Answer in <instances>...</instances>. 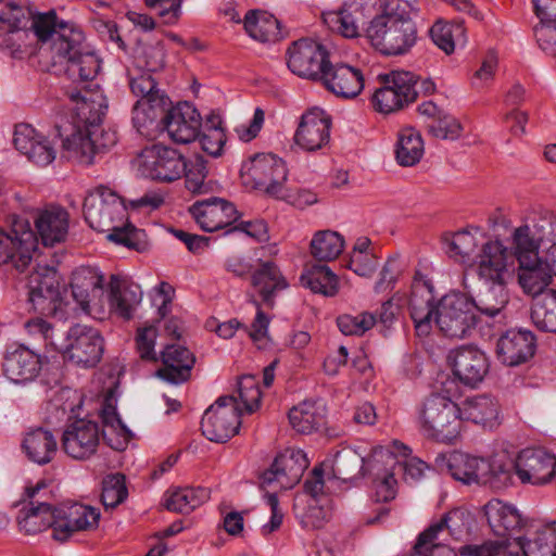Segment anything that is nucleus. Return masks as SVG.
<instances>
[{"label":"nucleus","instance_id":"nucleus-1","mask_svg":"<svg viewBox=\"0 0 556 556\" xmlns=\"http://www.w3.org/2000/svg\"><path fill=\"white\" fill-rule=\"evenodd\" d=\"M87 84L66 91L74 105V121L71 134L62 140L63 156L83 165L92 164L98 154L117 142L116 131L102 127L108 111L105 96L98 88H88Z\"/></svg>","mask_w":556,"mask_h":556},{"label":"nucleus","instance_id":"nucleus-2","mask_svg":"<svg viewBox=\"0 0 556 556\" xmlns=\"http://www.w3.org/2000/svg\"><path fill=\"white\" fill-rule=\"evenodd\" d=\"M31 29L39 41H51L53 64L64 66L66 77L75 85L96 78L100 60L85 43L83 30L73 23L59 22L54 11L33 18Z\"/></svg>","mask_w":556,"mask_h":556},{"label":"nucleus","instance_id":"nucleus-3","mask_svg":"<svg viewBox=\"0 0 556 556\" xmlns=\"http://www.w3.org/2000/svg\"><path fill=\"white\" fill-rule=\"evenodd\" d=\"M126 200L108 187L99 186L84 200V216L99 232H108V240L136 251L147 247L146 233L126 222Z\"/></svg>","mask_w":556,"mask_h":556},{"label":"nucleus","instance_id":"nucleus-4","mask_svg":"<svg viewBox=\"0 0 556 556\" xmlns=\"http://www.w3.org/2000/svg\"><path fill=\"white\" fill-rule=\"evenodd\" d=\"M131 92L139 97L132 109V124L147 139L168 137L173 140L174 103L156 89L150 75H140L130 80Z\"/></svg>","mask_w":556,"mask_h":556},{"label":"nucleus","instance_id":"nucleus-5","mask_svg":"<svg viewBox=\"0 0 556 556\" xmlns=\"http://www.w3.org/2000/svg\"><path fill=\"white\" fill-rule=\"evenodd\" d=\"M370 43L387 55L408 52L417 41V27L407 13L386 12L375 16L365 29Z\"/></svg>","mask_w":556,"mask_h":556},{"label":"nucleus","instance_id":"nucleus-6","mask_svg":"<svg viewBox=\"0 0 556 556\" xmlns=\"http://www.w3.org/2000/svg\"><path fill=\"white\" fill-rule=\"evenodd\" d=\"M420 433L433 441L452 443L460 432V407L448 396L435 393L416 408Z\"/></svg>","mask_w":556,"mask_h":556},{"label":"nucleus","instance_id":"nucleus-7","mask_svg":"<svg viewBox=\"0 0 556 556\" xmlns=\"http://www.w3.org/2000/svg\"><path fill=\"white\" fill-rule=\"evenodd\" d=\"M471 298L462 292H450L437 304L435 323L440 331L451 339L470 336L479 323L472 309Z\"/></svg>","mask_w":556,"mask_h":556},{"label":"nucleus","instance_id":"nucleus-8","mask_svg":"<svg viewBox=\"0 0 556 556\" xmlns=\"http://www.w3.org/2000/svg\"><path fill=\"white\" fill-rule=\"evenodd\" d=\"M243 184L273 197H281L288 177L286 163L273 153H257L241 168Z\"/></svg>","mask_w":556,"mask_h":556},{"label":"nucleus","instance_id":"nucleus-9","mask_svg":"<svg viewBox=\"0 0 556 556\" xmlns=\"http://www.w3.org/2000/svg\"><path fill=\"white\" fill-rule=\"evenodd\" d=\"M104 342L98 329L83 324L73 325L63 331L58 352L78 366H96L102 357Z\"/></svg>","mask_w":556,"mask_h":556},{"label":"nucleus","instance_id":"nucleus-10","mask_svg":"<svg viewBox=\"0 0 556 556\" xmlns=\"http://www.w3.org/2000/svg\"><path fill=\"white\" fill-rule=\"evenodd\" d=\"M241 408L233 395L219 396L203 414L201 430L210 441L224 443L238 433Z\"/></svg>","mask_w":556,"mask_h":556},{"label":"nucleus","instance_id":"nucleus-11","mask_svg":"<svg viewBox=\"0 0 556 556\" xmlns=\"http://www.w3.org/2000/svg\"><path fill=\"white\" fill-rule=\"evenodd\" d=\"M289 70L302 78L319 80L329 63V52L320 42L302 38L287 50Z\"/></svg>","mask_w":556,"mask_h":556},{"label":"nucleus","instance_id":"nucleus-12","mask_svg":"<svg viewBox=\"0 0 556 556\" xmlns=\"http://www.w3.org/2000/svg\"><path fill=\"white\" fill-rule=\"evenodd\" d=\"M383 81L384 86L372 94V105L378 112L390 114L416 100L417 78L414 73L392 72L384 76Z\"/></svg>","mask_w":556,"mask_h":556},{"label":"nucleus","instance_id":"nucleus-13","mask_svg":"<svg viewBox=\"0 0 556 556\" xmlns=\"http://www.w3.org/2000/svg\"><path fill=\"white\" fill-rule=\"evenodd\" d=\"M188 212L197 225L206 232L228 230L241 217L232 202L218 197L195 201L189 206Z\"/></svg>","mask_w":556,"mask_h":556},{"label":"nucleus","instance_id":"nucleus-14","mask_svg":"<svg viewBox=\"0 0 556 556\" xmlns=\"http://www.w3.org/2000/svg\"><path fill=\"white\" fill-rule=\"evenodd\" d=\"M155 140L157 142L143 149L134 163L138 175L152 180L170 182L174 180V150L172 148L174 139L169 140L165 136Z\"/></svg>","mask_w":556,"mask_h":556},{"label":"nucleus","instance_id":"nucleus-15","mask_svg":"<svg viewBox=\"0 0 556 556\" xmlns=\"http://www.w3.org/2000/svg\"><path fill=\"white\" fill-rule=\"evenodd\" d=\"M309 462L300 448L288 447L280 452L271 466L261 477L263 485L277 482L281 489H291L298 484Z\"/></svg>","mask_w":556,"mask_h":556},{"label":"nucleus","instance_id":"nucleus-16","mask_svg":"<svg viewBox=\"0 0 556 556\" xmlns=\"http://www.w3.org/2000/svg\"><path fill=\"white\" fill-rule=\"evenodd\" d=\"M447 359L455 378L471 388L483 381L490 367L485 353L471 344L452 350Z\"/></svg>","mask_w":556,"mask_h":556},{"label":"nucleus","instance_id":"nucleus-17","mask_svg":"<svg viewBox=\"0 0 556 556\" xmlns=\"http://www.w3.org/2000/svg\"><path fill=\"white\" fill-rule=\"evenodd\" d=\"M100 428L96 421L77 419L66 425L61 444L63 451L74 459H88L98 450Z\"/></svg>","mask_w":556,"mask_h":556},{"label":"nucleus","instance_id":"nucleus-18","mask_svg":"<svg viewBox=\"0 0 556 556\" xmlns=\"http://www.w3.org/2000/svg\"><path fill=\"white\" fill-rule=\"evenodd\" d=\"M54 532L52 538L64 542L73 533L98 526L100 513L93 507L78 503H66L54 507Z\"/></svg>","mask_w":556,"mask_h":556},{"label":"nucleus","instance_id":"nucleus-19","mask_svg":"<svg viewBox=\"0 0 556 556\" xmlns=\"http://www.w3.org/2000/svg\"><path fill=\"white\" fill-rule=\"evenodd\" d=\"M508 258V249L501 241H488L477 255L472 270L484 285L507 283L511 277Z\"/></svg>","mask_w":556,"mask_h":556},{"label":"nucleus","instance_id":"nucleus-20","mask_svg":"<svg viewBox=\"0 0 556 556\" xmlns=\"http://www.w3.org/2000/svg\"><path fill=\"white\" fill-rule=\"evenodd\" d=\"M45 488V483L26 488L29 506L22 508L17 516L20 530L25 534L35 535L49 528L52 529V533L54 532V507L42 501L40 496V491Z\"/></svg>","mask_w":556,"mask_h":556},{"label":"nucleus","instance_id":"nucleus-21","mask_svg":"<svg viewBox=\"0 0 556 556\" xmlns=\"http://www.w3.org/2000/svg\"><path fill=\"white\" fill-rule=\"evenodd\" d=\"M516 475L522 483L545 484L556 477V457L542 448H525L517 455Z\"/></svg>","mask_w":556,"mask_h":556},{"label":"nucleus","instance_id":"nucleus-22","mask_svg":"<svg viewBox=\"0 0 556 556\" xmlns=\"http://www.w3.org/2000/svg\"><path fill=\"white\" fill-rule=\"evenodd\" d=\"M465 517L463 510L453 509L444 514L439 521L431 523L418 535L414 546V556H432L433 551L440 547V544L437 543L439 534L445 530L454 540H459L468 531Z\"/></svg>","mask_w":556,"mask_h":556},{"label":"nucleus","instance_id":"nucleus-23","mask_svg":"<svg viewBox=\"0 0 556 556\" xmlns=\"http://www.w3.org/2000/svg\"><path fill=\"white\" fill-rule=\"evenodd\" d=\"M536 350V339L527 329H509L503 333L496 343V356L507 366L514 367L528 362Z\"/></svg>","mask_w":556,"mask_h":556},{"label":"nucleus","instance_id":"nucleus-24","mask_svg":"<svg viewBox=\"0 0 556 556\" xmlns=\"http://www.w3.org/2000/svg\"><path fill=\"white\" fill-rule=\"evenodd\" d=\"M28 301L39 313H51L58 308L60 292L55 268L52 266L38 268L29 276Z\"/></svg>","mask_w":556,"mask_h":556},{"label":"nucleus","instance_id":"nucleus-25","mask_svg":"<svg viewBox=\"0 0 556 556\" xmlns=\"http://www.w3.org/2000/svg\"><path fill=\"white\" fill-rule=\"evenodd\" d=\"M2 368L5 377L16 384L34 381L41 370L39 354L24 344H12L7 349Z\"/></svg>","mask_w":556,"mask_h":556},{"label":"nucleus","instance_id":"nucleus-26","mask_svg":"<svg viewBox=\"0 0 556 556\" xmlns=\"http://www.w3.org/2000/svg\"><path fill=\"white\" fill-rule=\"evenodd\" d=\"M319 80L328 91L343 99H353L364 89L363 71L348 63L333 64L329 61Z\"/></svg>","mask_w":556,"mask_h":556},{"label":"nucleus","instance_id":"nucleus-27","mask_svg":"<svg viewBox=\"0 0 556 556\" xmlns=\"http://www.w3.org/2000/svg\"><path fill=\"white\" fill-rule=\"evenodd\" d=\"M330 116L320 109H312L304 113L295 131V142L306 151H317L330 139Z\"/></svg>","mask_w":556,"mask_h":556},{"label":"nucleus","instance_id":"nucleus-28","mask_svg":"<svg viewBox=\"0 0 556 556\" xmlns=\"http://www.w3.org/2000/svg\"><path fill=\"white\" fill-rule=\"evenodd\" d=\"M103 275L90 266H81L74 270L71 280L73 299L84 312H91L101 305L103 296Z\"/></svg>","mask_w":556,"mask_h":556},{"label":"nucleus","instance_id":"nucleus-29","mask_svg":"<svg viewBox=\"0 0 556 556\" xmlns=\"http://www.w3.org/2000/svg\"><path fill=\"white\" fill-rule=\"evenodd\" d=\"M155 339L156 328L153 325L138 328L136 333L137 352L142 359L161 364L155 370L156 377L167 382H174V344L167 343L157 357L154 351Z\"/></svg>","mask_w":556,"mask_h":556},{"label":"nucleus","instance_id":"nucleus-30","mask_svg":"<svg viewBox=\"0 0 556 556\" xmlns=\"http://www.w3.org/2000/svg\"><path fill=\"white\" fill-rule=\"evenodd\" d=\"M37 249V238L31 230H25L20 237L0 229V264H11L17 271L23 273L31 263Z\"/></svg>","mask_w":556,"mask_h":556},{"label":"nucleus","instance_id":"nucleus-31","mask_svg":"<svg viewBox=\"0 0 556 556\" xmlns=\"http://www.w3.org/2000/svg\"><path fill=\"white\" fill-rule=\"evenodd\" d=\"M13 143L16 150L38 166L49 165L56 155L50 141L28 124H20L15 127Z\"/></svg>","mask_w":556,"mask_h":556},{"label":"nucleus","instance_id":"nucleus-32","mask_svg":"<svg viewBox=\"0 0 556 556\" xmlns=\"http://www.w3.org/2000/svg\"><path fill=\"white\" fill-rule=\"evenodd\" d=\"M181 166L185 187L192 194H204L211 189L206 181V161L198 149L188 148L187 151L176 150V168Z\"/></svg>","mask_w":556,"mask_h":556},{"label":"nucleus","instance_id":"nucleus-33","mask_svg":"<svg viewBox=\"0 0 556 556\" xmlns=\"http://www.w3.org/2000/svg\"><path fill=\"white\" fill-rule=\"evenodd\" d=\"M440 468L446 470L453 479L464 484H481L482 472L488 468V465L486 458L453 452L443 457Z\"/></svg>","mask_w":556,"mask_h":556},{"label":"nucleus","instance_id":"nucleus-34","mask_svg":"<svg viewBox=\"0 0 556 556\" xmlns=\"http://www.w3.org/2000/svg\"><path fill=\"white\" fill-rule=\"evenodd\" d=\"M509 301L506 283L485 285L476 298H471L472 309L478 314L479 323H488L496 317L504 318V309Z\"/></svg>","mask_w":556,"mask_h":556},{"label":"nucleus","instance_id":"nucleus-35","mask_svg":"<svg viewBox=\"0 0 556 556\" xmlns=\"http://www.w3.org/2000/svg\"><path fill=\"white\" fill-rule=\"evenodd\" d=\"M36 229L43 245H54L65 240L68 231V214L60 206H49L36 218Z\"/></svg>","mask_w":556,"mask_h":556},{"label":"nucleus","instance_id":"nucleus-36","mask_svg":"<svg viewBox=\"0 0 556 556\" xmlns=\"http://www.w3.org/2000/svg\"><path fill=\"white\" fill-rule=\"evenodd\" d=\"M251 285L257 290L262 301L269 307L274 306L278 291L288 287L278 266L273 262H260L251 276Z\"/></svg>","mask_w":556,"mask_h":556},{"label":"nucleus","instance_id":"nucleus-37","mask_svg":"<svg viewBox=\"0 0 556 556\" xmlns=\"http://www.w3.org/2000/svg\"><path fill=\"white\" fill-rule=\"evenodd\" d=\"M142 300V291L138 285L127 283L116 276L110 281L111 309L124 319H130Z\"/></svg>","mask_w":556,"mask_h":556},{"label":"nucleus","instance_id":"nucleus-38","mask_svg":"<svg viewBox=\"0 0 556 556\" xmlns=\"http://www.w3.org/2000/svg\"><path fill=\"white\" fill-rule=\"evenodd\" d=\"M291 427L302 434L319 431L326 425V408L314 401H303L288 414Z\"/></svg>","mask_w":556,"mask_h":556},{"label":"nucleus","instance_id":"nucleus-39","mask_svg":"<svg viewBox=\"0 0 556 556\" xmlns=\"http://www.w3.org/2000/svg\"><path fill=\"white\" fill-rule=\"evenodd\" d=\"M534 13L540 20L535 27L540 47L549 54H556V0H532Z\"/></svg>","mask_w":556,"mask_h":556},{"label":"nucleus","instance_id":"nucleus-40","mask_svg":"<svg viewBox=\"0 0 556 556\" xmlns=\"http://www.w3.org/2000/svg\"><path fill=\"white\" fill-rule=\"evenodd\" d=\"M22 447L29 460L38 465H46L55 456L58 441L51 431L37 428L26 433Z\"/></svg>","mask_w":556,"mask_h":556},{"label":"nucleus","instance_id":"nucleus-41","mask_svg":"<svg viewBox=\"0 0 556 556\" xmlns=\"http://www.w3.org/2000/svg\"><path fill=\"white\" fill-rule=\"evenodd\" d=\"M247 34L260 42H276L282 38L280 22L270 13L250 10L243 18Z\"/></svg>","mask_w":556,"mask_h":556},{"label":"nucleus","instance_id":"nucleus-42","mask_svg":"<svg viewBox=\"0 0 556 556\" xmlns=\"http://www.w3.org/2000/svg\"><path fill=\"white\" fill-rule=\"evenodd\" d=\"M554 273V263L552 265L542 262L539 257L532 264H519L518 280L528 294L534 298L547 291Z\"/></svg>","mask_w":556,"mask_h":556},{"label":"nucleus","instance_id":"nucleus-43","mask_svg":"<svg viewBox=\"0 0 556 556\" xmlns=\"http://www.w3.org/2000/svg\"><path fill=\"white\" fill-rule=\"evenodd\" d=\"M484 514L492 531L498 536L509 535L519 530L522 519L518 510L500 500H492L484 506Z\"/></svg>","mask_w":556,"mask_h":556},{"label":"nucleus","instance_id":"nucleus-44","mask_svg":"<svg viewBox=\"0 0 556 556\" xmlns=\"http://www.w3.org/2000/svg\"><path fill=\"white\" fill-rule=\"evenodd\" d=\"M202 116L189 101H176V143L193 144L201 135Z\"/></svg>","mask_w":556,"mask_h":556},{"label":"nucleus","instance_id":"nucleus-45","mask_svg":"<svg viewBox=\"0 0 556 556\" xmlns=\"http://www.w3.org/2000/svg\"><path fill=\"white\" fill-rule=\"evenodd\" d=\"M328 27L344 38H357L365 26L363 8L351 5L325 15Z\"/></svg>","mask_w":556,"mask_h":556},{"label":"nucleus","instance_id":"nucleus-46","mask_svg":"<svg viewBox=\"0 0 556 556\" xmlns=\"http://www.w3.org/2000/svg\"><path fill=\"white\" fill-rule=\"evenodd\" d=\"M103 428L102 437L113 450H124L129 441V430L119 418L112 399H105L100 413Z\"/></svg>","mask_w":556,"mask_h":556},{"label":"nucleus","instance_id":"nucleus-47","mask_svg":"<svg viewBox=\"0 0 556 556\" xmlns=\"http://www.w3.org/2000/svg\"><path fill=\"white\" fill-rule=\"evenodd\" d=\"M208 498L210 492L205 488H176V514L186 516L185 519L176 518V534L192 527L193 517L189 515Z\"/></svg>","mask_w":556,"mask_h":556},{"label":"nucleus","instance_id":"nucleus-48","mask_svg":"<svg viewBox=\"0 0 556 556\" xmlns=\"http://www.w3.org/2000/svg\"><path fill=\"white\" fill-rule=\"evenodd\" d=\"M300 281L303 287L324 296H334L339 291V279L327 265H307Z\"/></svg>","mask_w":556,"mask_h":556},{"label":"nucleus","instance_id":"nucleus-49","mask_svg":"<svg viewBox=\"0 0 556 556\" xmlns=\"http://www.w3.org/2000/svg\"><path fill=\"white\" fill-rule=\"evenodd\" d=\"M498 404L488 395L467 399L460 407V420L466 419L483 427H493L497 424Z\"/></svg>","mask_w":556,"mask_h":556},{"label":"nucleus","instance_id":"nucleus-50","mask_svg":"<svg viewBox=\"0 0 556 556\" xmlns=\"http://www.w3.org/2000/svg\"><path fill=\"white\" fill-rule=\"evenodd\" d=\"M488 468L483 470L481 484L500 491L513 484L514 473H516V460L508 457H493L486 459Z\"/></svg>","mask_w":556,"mask_h":556},{"label":"nucleus","instance_id":"nucleus-51","mask_svg":"<svg viewBox=\"0 0 556 556\" xmlns=\"http://www.w3.org/2000/svg\"><path fill=\"white\" fill-rule=\"evenodd\" d=\"M531 320L538 329L556 333V290H547L533 299Z\"/></svg>","mask_w":556,"mask_h":556},{"label":"nucleus","instance_id":"nucleus-52","mask_svg":"<svg viewBox=\"0 0 556 556\" xmlns=\"http://www.w3.org/2000/svg\"><path fill=\"white\" fill-rule=\"evenodd\" d=\"M421 135L414 128L407 127L400 131L395 148V157L402 166L417 164L424 155Z\"/></svg>","mask_w":556,"mask_h":556},{"label":"nucleus","instance_id":"nucleus-53","mask_svg":"<svg viewBox=\"0 0 556 556\" xmlns=\"http://www.w3.org/2000/svg\"><path fill=\"white\" fill-rule=\"evenodd\" d=\"M523 556H556V520L546 523L532 538L519 542Z\"/></svg>","mask_w":556,"mask_h":556},{"label":"nucleus","instance_id":"nucleus-54","mask_svg":"<svg viewBox=\"0 0 556 556\" xmlns=\"http://www.w3.org/2000/svg\"><path fill=\"white\" fill-rule=\"evenodd\" d=\"M311 254L318 261L336 260L344 249L343 237L332 230L317 231L311 241Z\"/></svg>","mask_w":556,"mask_h":556},{"label":"nucleus","instance_id":"nucleus-55","mask_svg":"<svg viewBox=\"0 0 556 556\" xmlns=\"http://www.w3.org/2000/svg\"><path fill=\"white\" fill-rule=\"evenodd\" d=\"M540 243L527 224L517 227L513 233V248L519 264H532L539 257Z\"/></svg>","mask_w":556,"mask_h":556},{"label":"nucleus","instance_id":"nucleus-56","mask_svg":"<svg viewBox=\"0 0 556 556\" xmlns=\"http://www.w3.org/2000/svg\"><path fill=\"white\" fill-rule=\"evenodd\" d=\"M409 312L418 336H428L432 329L437 305L434 300L409 296Z\"/></svg>","mask_w":556,"mask_h":556},{"label":"nucleus","instance_id":"nucleus-57","mask_svg":"<svg viewBox=\"0 0 556 556\" xmlns=\"http://www.w3.org/2000/svg\"><path fill=\"white\" fill-rule=\"evenodd\" d=\"M364 457L356 451L343 448L334 455L332 470L337 478L352 480L358 475L363 476Z\"/></svg>","mask_w":556,"mask_h":556},{"label":"nucleus","instance_id":"nucleus-58","mask_svg":"<svg viewBox=\"0 0 556 556\" xmlns=\"http://www.w3.org/2000/svg\"><path fill=\"white\" fill-rule=\"evenodd\" d=\"M446 253L456 262L469 264L477 248V240L469 231L462 230L445 237Z\"/></svg>","mask_w":556,"mask_h":556},{"label":"nucleus","instance_id":"nucleus-59","mask_svg":"<svg viewBox=\"0 0 556 556\" xmlns=\"http://www.w3.org/2000/svg\"><path fill=\"white\" fill-rule=\"evenodd\" d=\"M27 333L42 342L47 352H58L63 331L42 318H34L25 324Z\"/></svg>","mask_w":556,"mask_h":556},{"label":"nucleus","instance_id":"nucleus-60","mask_svg":"<svg viewBox=\"0 0 556 556\" xmlns=\"http://www.w3.org/2000/svg\"><path fill=\"white\" fill-rule=\"evenodd\" d=\"M363 476L370 475L374 479L381 478L383 472L395 471L399 459L388 448L381 446L372 450V453L364 458Z\"/></svg>","mask_w":556,"mask_h":556},{"label":"nucleus","instance_id":"nucleus-61","mask_svg":"<svg viewBox=\"0 0 556 556\" xmlns=\"http://www.w3.org/2000/svg\"><path fill=\"white\" fill-rule=\"evenodd\" d=\"M377 323L374 314L364 312L357 315H341L337 318L339 330L345 336H363Z\"/></svg>","mask_w":556,"mask_h":556},{"label":"nucleus","instance_id":"nucleus-62","mask_svg":"<svg viewBox=\"0 0 556 556\" xmlns=\"http://www.w3.org/2000/svg\"><path fill=\"white\" fill-rule=\"evenodd\" d=\"M238 397L244 410L249 414L254 413L261 404V390L258 381L254 376H242L238 381Z\"/></svg>","mask_w":556,"mask_h":556},{"label":"nucleus","instance_id":"nucleus-63","mask_svg":"<svg viewBox=\"0 0 556 556\" xmlns=\"http://www.w3.org/2000/svg\"><path fill=\"white\" fill-rule=\"evenodd\" d=\"M25 18L26 13L23 7L11 0H0V38L3 34L20 30Z\"/></svg>","mask_w":556,"mask_h":556},{"label":"nucleus","instance_id":"nucleus-64","mask_svg":"<svg viewBox=\"0 0 556 556\" xmlns=\"http://www.w3.org/2000/svg\"><path fill=\"white\" fill-rule=\"evenodd\" d=\"M540 242L556 240V214L551 211L535 213L529 223H526Z\"/></svg>","mask_w":556,"mask_h":556}]
</instances>
